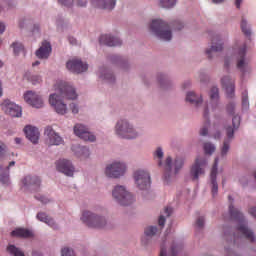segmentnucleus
I'll return each instance as SVG.
<instances>
[{
	"mask_svg": "<svg viewBox=\"0 0 256 256\" xmlns=\"http://www.w3.org/2000/svg\"><path fill=\"white\" fill-rule=\"evenodd\" d=\"M232 125L234 127V129H239V125H241V117L239 116H234L232 118Z\"/></svg>",
	"mask_w": 256,
	"mask_h": 256,
	"instance_id": "obj_41",
	"label": "nucleus"
},
{
	"mask_svg": "<svg viewBox=\"0 0 256 256\" xmlns=\"http://www.w3.org/2000/svg\"><path fill=\"white\" fill-rule=\"evenodd\" d=\"M12 47L14 49V54L15 55H19L20 53H23V55H25V48L23 47V44L13 43Z\"/></svg>",
	"mask_w": 256,
	"mask_h": 256,
	"instance_id": "obj_36",
	"label": "nucleus"
},
{
	"mask_svg": "<svg viewBox=\"0 0 256 256\" xmlns=\"http://www.w3.org/2000/svg\"><path fill=\"white\" fill-rule=\"evenodd\" d=\"M58 2L64 5V7H71L73 5V0H58Z\"/></svg>",
	"mask_w": 256,
	"mask_h": 256,
	"instance_id": "obj_47",
	"label": "nucleus"
},
{
	"mask_svg": "<svg viewBox=\"0 0 256 256\" xmlns=\"http://www.w3.org/2000/svg\"><path fill=\"white\" fill-rule=\"evenodd\" d=\"M7 251L10 253V255H13V256H26L23 253V251H21L19 248L15 247V245L8 246Z\"/></svg>",
	"mask_w": 256,
	"mask_h": 256,
	"instance_id": "obj_35",
	"label": "nucleus"
},
{
	"mask_svg": "<svg viewBox=\"0 0 256 256\" xmlns=\"http://www.w3.org/2000/svg\"><path fill=\"white\" fill-rule=\"evenodd\" d=\"M24 100L35 109H41L43 107V98L33 91H27L24 94Z\"/></svg>",
	"mask_w": 256,
	"mask_h": 256,
	"instance_id": "obj_14",
	"label": "nucleus"
},
{
	"mask_svg": "<svg viewBox=\"0 0 256 256\" xmlns=\"http://www.w3.org/2000/svg\"><path fill=\"white\" fill-rule=\"evenodd\" d=\"M35 198L40 201V203H43V205H47L49 203V199L45 196H35Z\"/></svg>",
	"mask_w": 256,
	"mask_h": 256,
	"instance_id": "obj_46",
	"label": "nucleus"
},
{
	"mask_svg": "<svg viewBox=\"0 0 256 256\" xmlns=\"http://www.w3.org/2000/svg\"><path fill=\"white\" fill-rule=\"evenodd\" d=\"M158 225H160V227H164L165 226V217L163 215H161L158 219Z\"/></svg>",
	"mask_w": 256,
	"mask_h": 256,
	"instance_id": "obj_55",
	"label": "nucleus"
},
{
	"mask_svg": "<svg viewBox=\"0 0 256 256\" xmlns=\"http://www.w3.org/2000/svg\"><path fill=\"white\" fill-rule=\"evenodd\" d=\"M186 101L192 105H196V107H199V104L203 103V98L197 97V95H195L193 92H188L186 95Z\"/></svg>",
	"mask_w": 256,
	"mask_h": 256,
	"instance_id": "obj_31",
	"label": "nucleus"
},
{
	"mask_svg": "<svg viewBox=\"0 0 256 256\" xmlns=\"http://www.w3.org/2000/svg\"><path fill=\"white\" fill-rule=\"evenodd\" d=\"M15 165V161H11L9 163V166L7 167V171H9V167H13Z\"/></svg>",
	"mask_w": 256,
	"mask_h": 256,
	"instance_id": "obj_62",
	"label": "nucleus"
},
{
	"mask_svg": "<svg viewBox=\"0 0 256 256\" xmlns=\"http://www.w3.org/2000/svg\"><path fill=\"white\" fill-rule=\"evenodd\" d=\"M204 226L205 218L203 216L198 217V219L196 220V227H198V229H203Z\"/></svg>",
	"mask_w": 256,
	"mask_h": 256,
	"instance_id": "obj_43",
	"label": "nucleus"
},
{
	"mask_svg": "<svg viewBox=\"0 0 256 256\" xmlns=\"http://www.w3.org/2000/svg\"><path fill=\"white\" fill-rule=\"evenodd\" d=\"M205 167H207V160H205V158H197L195 160V163L190 170V175L194 181L199 179V175H205Z\"/></svg>",
	"mask_w": 256,
	"mask_h": 256,
	"instance_id": "obj_13",
	"label": "nucleus"
},
{
	"mask_svg": "<svg viewBox=\"0 0 256 256\" xmlns=\"http://www.w3.org/2000/svg\"><path fill=\"white\" fill-rule=\"evenodd\" d=\"M102 79H106L107 81H110V83H113L115 81V76L111 72H107L104 75L100 76Z\"/></svg>",
	"mask_w": 256,
	"mask_h": 256,
	"instance_id": "obj_42",
	"label": "nucleus"
},
{
	"mask_svg": "<svg viewBox=\"0 0 256 256\" xmlns=\"http://www.w3.org/2000/svg\"><path fill=\"white\" fill-rule=\"evenodd\" d=\"M76 5L78 7H87V0H76Z\"/></svg>",
	"mask_w": 256,
	"mask_h": 256,
	"instance_id": "obj_52",
	"label": "nucleus"
},
{
	"mask_svg": "<svg viewBox=\"0 0 256 256\" xmlns=\"http://www.w3.org/2000/svg\"><path fill=\"white\" fill-rule=\"evenodd\" d=\"M150 29L157 37L163 41H171L173 34L171 33V27L165 21L161 19L153 20Z\"/></svg>",
	"mask_w": 256,
	"mask_h": 256,
	"instance_id": "obj_3",
	"label": "nucleus"
},
{
	"mask_svg": "<svg viewBox=\"0 0 256 256\" xmlns=\"http://www.w3.org/2000/svg\"><path fill=\"white\" fill-rule=\"evenodd\" d=\"M12 237H22L23 239H31L33 237V232L29 229L18 228L11 232Z\"/></svg>",
	"mask_w": 256,
	"mask_h": 256,
	"instance_id": "obj_27",
	"label": "nucleus"
},
{
	"mask_svg": "<svg viewBox=\"0 0 256 256\" xmlns=\"http://www.w3.org/2000/svg\"><path fill=\"white\" fill-rule=\"evenodd\" d=\"M210 99L212 103H214V106L217 107V103L219 101V88L212 87L210 91Z\"/></svg>",
	"mask_w": 256,
	"mask_h": 256,
	"instance_id": "obj_33",
	"label": "nucleus"
},
{
	"mask_svg": "<svg viewBox=\"0 0 256 256\" xmlns=\"http://www.w3.org/2000/svg\"><path fill=\"white\" fill-rule=\"evenodd\" d=\"M154 157L163 159V150L161 148H157V150L154 152Z\"/></svg>",
	"mask_w": 256,
	"mask_h": 256,
	"instance_id": "obj_49",
	"label": "nucleus"
},
{
	"mask_svg": "<svg viewBox=\"0 0 256 256\" xmlns=\"http://www.w3.org/2000/svg\"><path fill=\"white\" fill-rule=\"evenodd\" d=\"M81 221L93 229H103L107 225V220L104 217L97 216L90 211H84L82 213Z\"/></svg>",
	"mask_w": 256,
	"mask_h": 256,
	"instance_id": "obj_5",
	"label": "nucleus"
},
{
	"mask_svg": "<svg viewBox=\"0 0 256 256\" xmlns=\"http://www.w3.org/2000/svg\"><path fill=\"white\" fill-rule=\"evenodd\" d=\"M24 133L31 143H39V129L37 127L28 125L24 128Z\"/></svg>",
	"mask_w": 256,
	"mask_h": 256,
	"instance_id": "obj_24",
	"label": "nucleus"
},
{
	"mask_svg": "<svg viewBox=\"0 0 256 256\" xmlns=\"http://www.w3.org/2000/svg\"><path fill=\"white\" fill-rule=\"evenodd\" d=\"M249 213H250V215H252V217H255V219H256V207L250 208Z\"/></svg>",
	"mask_w": 256,
	"mask_h": 256,
	"instance_id": "obj_57",
	"label": "nucleus"
},
{
	"mask_svg": "<svg viewBox=\"0 0 256 256\" xmlns=\"http://www.w3.org/2000/svg\"><path fill=\"white\" fill-rule=\"evenodd\" d=\"M241 3H243V0H235V5L237 9H241Z\"/></svg>",
	"mask_w": 256,
	"mask_h": 256,
	"instance_id": "obj_59",
	"label": "nucleus"
},
{
	"mask_svg": "<svg viewBox=\"0 0 256 256\" xmlns=\"http://www.w3.org/2000/svg\"><path fill=\"white\" fill-rule=\"evenodd\" d=\"M222 85L226 90V95L229 99L235 97V81L231 80V77L225 76L221 79Z\"/></svg>",
	"mask_w": 256,
	"mask_h": 256,
	"instance_id": "obj_18",
	"label": "nucleus"
},
{
	"mask_svg": "<svg viewBox=\"0 0 256 256\" xmlns=\"http://www.w3.org/2000/svg\"><path fill=\"white\" fill-rule=\"evenodd\" d=\"M219 165V158H215L210 179L212 183V195L215 197L217 195V192L219 191V185L217 184V166Z\"/></svg>",
	"mask_w": 256,
	"mask_h": 256,
	"instance_id": "obj_21",
	"label": "nucleus"
},
{
	"mask_svg": "<svg viewBox=\"0 0 256 256\" xmlns=\"http://www.w3.org/2000/svg\"><path fill=\"white\" fill-rule=\"evenodd\" d=\"M179 251H181V245L173 244L171 247V253L167 255V249H165V246H161L160 256H177Z\"/></svg>",
	"mask_w": 256,
	"mask_h": 256,
	"instance_id": "obj_29",
	"label": "nucleus"
},
{
	"mask_svg": "<svg viewBox=\"0 0 256 256\" xmlns=\"http://www.w3.org/2000/svg\"><path fill=\"white\" fill-rule=\"evenodd\" d=\"M228 219L230 221H237L239 223L238 231L241 233V237H244V239H247V241H250V243L255 242V234H253V231L249 230L247 227V222H245V218L243 217V213L235 208L233 203L229 205Z\"/></svg>",
	"mask_w": 256,
	"mask_h": 256,
	"instance_id": "obj_2",
	"label": "nucleus"
},
{
	"mask_svg": "<svg viewBox=\"0 0 256 256\" xmlns=\"http://www.w3.org/2000/svg\"><path fill=\"white\" fill-rule=\"evenodd\" d=\"M112 195L117 203L123 206L131 205V203L135 201L133 194L128 192L123 186H116L112 192Z\"/></svg>",
	"mask_w": 256,
	"mask_h": 256,
	"instance_id": "obj_7",
	"label": "nucleus"
},
{
	"mask_svg": "<svg viewBox=\"0 0 256 256\" xmlns=\"http://www.w3.org/2000/svg\"><path fill=\"white\" fill-rule=\"evenodd\" d=\"M221 137V132H217L215 135H214V138L216 139H219Z\"/></svg>",
	"mask_w": 256,
	"mask_h": 256,
	"instance_id": "obj_64",
	"label": "nucleus"
},
{
	"mask_svg": "<svg viewBox=\"0 0 256 256\" xmlns=\"http://www.w3.org/2000/svg\"><path fill=\"white\" fill-rule=\"evenodd\" d=\"M173 27L176 31H181V29H183V24L181 23V21H175L173 23Z\"/></svg>",
	"mask_w": 256,
	"mask_h": 256,
	"instance_id": "obj_48",
	"label": "nucleus"
},
{
	"mask_svg": "<svg viewBox=\"0 0 256 256\" xmlns=\"http://www.w3.org/2000/svg\"><path fill=\"white\" fill-rule=\"evenodd\" d=\"M44 135L46 136V145H48V147L61 145V143H63V138H61V136H59L51 126H47L45 128Z\"/></svg>",
	"mask_w": 256,
	"mask_h": 256,
	"instance_id": "obj_12",
	"label": "nucleus"
},
{
	"mask_svg": "<svg viewBox=\"0 0 256 256\" xmlns=\"http://www.w3.org/2000/svg\"><path fill=\"white\" fill-rule=\"evenodd\" d=\"M99 42L100 45H107L108 47H119L121 45V39L108 34L101 35Z\"/></svg>",
	"mask_w": 256,
	"mask_h": 256,
	"instance_id": "obj_23",
	"label": "nucleus"
},
{
	"mask_svg": "<svg viewBox=\"0 0 256 256\" xmlns=\"http://www.w3.org/2000/svg\"><path fill=\"white\" fill-rule=\"evenodd\" d=\"M2 110L6 115H10V117H21L23 115V110L21 107L10 100H5L1 104Z\"/></svg>",
	"mask_w": 256,
	"mask_h": 256,
	"instance_id": "obj_11",
	"label": "nucleus"
},
{
	"mask_svg": "<svg viewBox=\"0 0 256 256\" xmlns=\"http://www.w3.org/2000/svg\"><path fill=\"white\" fill-rule=\"evenodd\" d=\"M177 4V0H160V7L163 9H171V7H175Z\"/></svg>",
	"mask_w": 256,
	"mask_h": 256,
	"instance_id": "obj_34",
	"label": "nucleus"
},
{
	"mask_svg": "<svg viewBox=\"0 0 256 256\" xmlns=\"http://www.w3.org/2000/svg\"><path fill=\"white\" fill-rule=\"evenodd\" d=\"M76 155L81 159H87V157H89V148L85 146H79L76 150Z\"/></svg>",
	"mask_w": 256,
	"mask_h": 256,
	"instance_id": "obj_32",
	"label": "nucleus"
},
{
	"mask_svg": "<svg viewBox=\"0 0 256 256\" xmlns=\"http://www.w3.org/2000/svg\"><path fill=\"white\" fill-rule=\"evenodd\" d=\"M51 55V43L44 41L41 47L36 51L38 59H48Z\"/></svg>",
	"mask_w": 256,
	"mask_h": 256,
	"instance_id": "obj_25",
	"label": "nucleus"
},
{
	"mask_svg": "<svg viewBox=\"0 0 256 256\" xmlns=\"http://www.w3.org/2000/svg\"><path fill=\"white\" fill-rule=\"evenodd\" d=\"M59 92L60 96L57 94H52L49 97V103L52 107H54L56 113L58 115H65L67 113V104L61 100V97L63 99H77V92L75 91V88L73 86L67 84V82H62L59 85Z\"/></svg>",
	"mask_w": 256,
	"mask_h": 256,
	"instance_id": "obj_1",
	"label": "nucleus"
},
{
	"mask_svg": "<svg viewBox=\"0 0 256 256\" xmlns=\"http://www.w3.org/2000/svg\"><path fill=\"white\" fill-rule=\"evenodd\" d=\"M6 149L7 146L2 141H0V157H3V155H5Z\"/></svg>",
	"mask_w": 256,
	"mask_h": 256,
	"instance_id": "obj_50",
	"label": "nucleus"
},
{
	"mask_svg": "<svg viewBox=\"0 0 256 256\" xmlns=\"http://www.w3.org/2000/svg\"><path fill=\"white\" fill-rule=\"evenodd\" d=\"M56 169L60 173H64L67 177H73V173H75V167L71 164V161L62 159L56 162Z\"/></svg>",
	"mask_w": 256,
	"mask_h": 256,
	"instance_id": "obj_16",
	"label": "nucleus"
},
{
	"mask_svg": "<svg viewBox=\"0 0 256 256\" xmlns=\"http://www.w3.org/2000/svg\"><path fill=\"white\" fill-rule=\"evenodd\" d=\"M70 109L72 113H74V115H76V113H79V107L75 103L70 104Z\"/></svg>",
	"mask_w": 256,
	"mask_h": 256,
	"instance_id": "obj_51",
	"label": "nucleus"
},
{
	"mask_svg": "<svg viewBox=\"0 0 256 256\" xmlns=\"http://www.w3.org/2000/svg\"><path fill=\"white\" fill-rule=\"evenodd\" d=\"M183 163V158H176L173 162V159L168 157L165 161V180L169 181L171 175H177L183 168Z\"/></svg>",
	"mask_w": 256,
	"mask_h": 256,
	"instance_id": "obj_8",
	"label": "nucleus"
},
{
	"mask_svg": "<svg viewBox=\"0 0 256 256\" xmlns=\"http://www.w3.org/2000/svg\"><path fill=\"white\" fill-rule=\"evenodd\" d=\"M69 43H70L71 45H77V40H76L75 38H73V37H70V38H69Z\"/></svg>",
	"mask_w": 256,
	"mask_h": 256,
	"instance_id": "obj_60",
	"label": "nucleus"
},
{
	"mask_svg": "<svg viewBox=\"0 0 256 256\" xmlns=\"http://www.w3.org/2000/svg\"><path fill=\"white\" fill-rule=\"evenodd\" d=\"M66 67L68 71L71 73H85L89 66L87 63H83L80 59H72L66 63Z\"/></svg>",
	"mask_w": 256,
	"mask_h": 256,
	"instance_id": "obj_15",
	"label": "nucleus"
},
{
	"mask_svg": "<svg viewBox=\"0 0 256 256\" xmlns=\"http://www.w3.org/2000/svg\"><path fill=\"white\" fill-rule=\"evenodd\" d=\"M134 180L138 189H141L142 191L151 187V176L149 175V172L145 170L134 172Z\"/></svg>",
	"mask_w": 256,
	"mask_h": 256,
	"instance_id": "obj_9",
	"label": "nucleus"
},
{
	"mask_svg": "<svg viewBox=\"0 0 256 256\" xmlns=\"http://www.w3.org/2000/svg\"><path fill=\"white\" fill-rule=\"evenodd\" d=\"M37 219L39 221H42V223H46V225H49V227H52V229H57V224H55L53 218H50L49 216H47V214L39 212L37 214Z\"/></svg>",
	"mask_w": 256,
	"mask_h": 256,
	"instance_id": "obj_28",
	"label": "nucleus"
},
{
	"mask_svg": "<svg viewBox=\"0 0 256 256\" xmlns=\"http://www.w3.org/2000/svg\"><path fill=\"white\" fill-rule=\"evenodd\" d=\"M247 53V45L242 44L241 46L236 45L234 47V56L237 59V69L241 71L242 75L245 73H251V66L245 63V54Z\"/></svg>",
	"mask_w": 256,
	"mask_h": 256,
	"instance_id": "obj_4",
	"label": "nucleus"
},
{
	"mask_svg": "<svg viewBox=\"0 0 256 256\" xmlns=\"http://www.w3.org/2000/svg\"><path fill=\"white\" fill-rule=\"evenodd\" d=\"M164 213H165L166 217H171V214L173 213V209L171 207H166L164 209Z\"/></svg>",
	"mask_w": 256,
	"mask_h": 256,
	"instance_id": "obj_53",
	"label": "nucleus"
},
{
	"mask_svg": "<svg viewBox=\"0 0 256 256\" xmlns=\"http://www.w3.org/2000/svg\"><path fill=\"white\" fill-rule=\"evenodd\" d=\"M74 133L77 135V137L83 139V141H90L91 143L95 141V135L91 134V132H89V128L83 126L82 124H76L74 126Z\"/></svg>",
	"mask_w": 256,
	"mask_h": 256,
	"instance_id": "obj_17",
	"label": "nucleus"
},
{
	"mask_svg": "<svg viewBox=\"0 0 256 256\" xmlns=\"http://www.w3.org/2000/svg\"><path fill=\"white\" fill-rule=\"evenodd\" d=\"M1 183H3V185H7V183H9V174L1 176Z\"/></svg>",
	"mask_w": 256,
	"mask_h": 256,
	"instance_id": "obj_54",
	"label": "nucleus"
},
{
	"mask_svg": "<svg viewBox=\"0 0 256 256\" xmlns=\"http://www.w3.org/2000/svg\"><path fill=\"white\" fill-rule=\"evenodd\" d=\"M5 33V24L3 22H0V35Z\"/></svg>",
	"mask_w": 256,
	"mask_h": 256,
	"instance_id": "obj_58",
	"label": "nucleus"
},
{
	"mask_svg": "<svg viewBox=\"0 0 256 256\" xmlns=\"http://www.w3.org/2000/svg\"><path fill=\"white\" fill-rule=\"evenodd\" d=\"M203 117L206 120V122L200 130V135L202 137H205L209 133V110L207 109V107L204 109Z\"/></svg>",
	"mask_w": 256,
	"mask_h": 256,
	"instance_id": "obj_30",
	"label": "nucleus"
},
{
	"mask_svg": "<svg viewBox=\"0 0 256 256\" xmlns=\"http://www.w3.org/2000/svg\"><path fill=\"white\" fill-rule=\"evenodd\" d=\"M16 145H21V138H15Z\"/></svg>",
	"mask_w": 256,
	"mask_h": 256,
	"instance_id": "obj_61",
	"label": "nucleus"
},
{
	"mask_svg": "<svg viewBox=\"0 0 256 256\" xmlns=\"http://www.w3.org/2000/svg\"><path fill=\"white\" fill-rule=\"evenodd\" d=\"M242 107L247 109L249 107V98L247 96V90L242 93Z\"/></svg>",
	"mask_w": 256,
	"mask_h": 256,
	"instance_id": "obj_40",
	"label": "nucleus"
},
{
	"mask_svg": "<svg viewBox=\"0 0 256 256\" xmlns=\"http://www.w3.org/2000/svg\"><path fill=\"white\" fill-rule=\"evenodd\" d=\"M227 112L229 113V115H235V104L234 103H230L227 105Z\"/></svg>",
	"mask_w": 256,
	"mask_h": 256,
	"instance_id": "obj_44",
	"label": "nucleus"
},
{
	"mask_svg": "<svg viewBox=\"0 0 256 256\" xmlns=\"http://www.w3.org/2000/svg\"><path fill=\"white\" fill-rule=\"evenodd\" d=\"M21 183L23 187L37 189L41 187V178L39 176L28 175L22 179Z\"/></svg>",
	"mask_w": 256,
	"mask_h": 256,
	"instance_id": "obj_22",
	"label": "nucleus"
},
{
	"mask_svg": "<svg viewBox=\"0 0 256 256\" xmlns=\"http://www.w3.org/2000/svg\"><path fill=\"white\" fill-rule=\"evenodd\" d=\"M220 51H223V43H221L219 35H216L212 38V46L210 49L206 50V55L211 59L214 53H219Z\"/></svg>",
	"mask_w": 256,
	"mask_h": 256,
	"instance_id": "obj_19",
	"label": "nucleus"
},
{
	"mask_svg": "<svg viewBox=\"0 0 256 256\" xmlns=\"http://www.w3.org/2000/svg\"><path fill=\"white\" fill-rule=\"evenodd\" d=\"M144 233H145L146 237H153V235H155V233H157V227L149 226L145 229Z\"/></svg>",
	"mask_w": 256,
	"mask_h": 256,
	"instance_id": "obj_39",
	"label": "nucleus"
},
{
	"mask_svg": "<svg viewBox=\"0 0 256 256\" xmlns=\"http://www.w3.org/2000/svg\"><path fill=\"white\" fill-rule=\"evenodd\" d=\"M91 3L98 9L113 11V9H115V5H117V0H91Z\"/></svg>",
	"mask_w": 256,
	"mask_h": 256,
	"instance_id": "obj_20",
	"label": "nucleus"
},
{
	"mask_svg": "<svg viewBox=\"0 0 256 256\" xmlns=\"http://www.w3.org/2000/svg\"><path fill=\"white\" fill-rule=\"evenodd\" d=\"M224 65H225V67H229V58L225 59Z\"/></svg>",
	"mask_w": 256,
	"mask_h": 256,
	"instance_id": "obj_63",
	"label": "nucleus"
},
{
	"mask_svg": "<svg viewBox=\"0 0 256 256\" xmlns=\"http://www.w3.org/2000/svg\"><path fill=\"white\" fill-rule=\"evenodd\" d=\"M204 152L206 155H212L215 153V145L207 142L204 144Z\"/></svg>",
	"mask_w": 256,
	"mask_h": 256,
	"instance_id": "obj_37",
	"label": "nucleus"
},
{
	"mask_svg": "<svg viewBox=\"0 0 256 256\" xmlns=\"http://www.w3.org/2000/svg\"><path fill=\"white\" fill-rule=\"evenodd\" d=\"M225 253H226L227 256H239V255L235 254V252H233L229 248H225Z\"/></svg>",
	"mask_w": 256,
	"mask_h": 256,
	"instance_id": "obj_56",
	"label": "nucleus"
},
{
	"mask_svg": "<svg viewBox=\"0 0 256 256\" xmlns=\"http://www.w3.org/2000/svg\"><path fill=\"white\" fill-rule=\"evenodd\" d=\"M116 134L122 139H136L138 133L134 131L133 126L129 125L127 120H120L116 125Z\"/></svg>",
	"mask_w": 256,
	"mask_h": 256,
	"instance_id": "obj_6",
	"label": "nucleus"
},
{
	"mask_svg": "<svg viewBox=\"0 0 256 256\" xmlns=\"http://www.w3.org/2000/svg\"><path fill=\"white\" fill-rule=\"evenodd\" d=\"M241 29L242 33H244L246 37H249L251 35V29L247 28V21L245 20V18H242Z\"/></svg>",
	"mask_w": 256,
	"mask_h": 256,
	"instance_id": "obj_38",
	"label": "nucleus"
},
{
	"mask_svg": "<svg viewBox=\"0 0 256 256\" xmlns=\"http://www.w3.org/2000/svg\"><path fill=\"white\" fill-rule=\"evenodd\" d=\"M226 134L228 139L224 140L223 147L221 149L222 157H225L229 151V143H231L230 139H233V135H235V130L231 127L226 128Z\"/></svg>",
	"mask_w": 256,
	"mask_h": 256,
	"instance_id": "obj_26",
	"label": "nucleus"
},
{
	"mask_svg": "<svg viewBox=\"0 0 256 256\" xmlns=\"http://www.w3.org/2000/svg\"><path fill=\"white\" fill-rule=\"evenodd\" d=\"M125 164L121 162H113L106 167L105 173L107 177L117 179L125 175Z\"/></svg>",
	"mask_w": 256,
	"mask_h": 256,
	"instance_id": "obj_10",
	"label": "nucleus"
},
{
	"mask_svg": "<svg viewBox=\"0 0 256 256\" xmlns=\"http://www.w3.org/2000/svg\"><path fill=\"white\" fill-rule=\"evenodd\" d=\"M30 81L33 85H37V83H39L41 81V76L33 75V76H31Z\"/></svg>",
	"mask_w": 256,
	"mask_h": 256,
	"instance_id": "obj_45",
	"label": "nucleus"
}]
</instances>
